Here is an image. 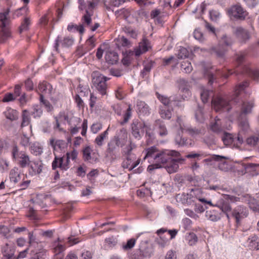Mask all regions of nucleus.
Masks as SVG:
<instances>
[{"label":"nucleus","instance_id":"nucleus-1","mask_svg":"<svg viewBox=\"0 0 259 259\" xmlns=\"http://www.w3.org/2000/svg\"><path fill=\"white\" fill-rule=\"evenodd\" d=\"M180 153L175 150H158L153 146L146 150V155L144 159L150 158L154 163L148 167V170L152 171L154 169L162 167H165L169 174L177 171L179 168V163L183 161L184 159L179 158Z\"/></svg>","mask_w":259,"mask_h":259},{"label":"nucleus","instance_id":"nucleus-2","mask_svg":"<svg viewBox=\"0 0 259 259\" xmlns=\"http://www.w3.org/2000/svg\"><path fill=\"white\" fill-rule=\"evenodd\" d=\"M12 159L17 161L18 164L22 168L27 167L30 163L29 155L23 151H20L18 147L15 145L11 150Z\"/></svg>","mask_w":259,"mask_h":259},{"label":"nucleus","instance_id":"nucleus-3","mask_svg":"<svg viewBox=\"0 0 259 259\" xmlns=\"http://www.w3.org/2000/svg\"><path fill=\"white\" fill-rule=\"evenodd\" d=\"M213 109L216 112H229L232 108L227 98L224 96H218L213 98L211 101Z\"/></svg>","mask_w":259,"mask_h":259},{"label":"nucleus","instance_id":"nucleus-4","mask_svg":"<svg viewBox=\"0 0 259 259\" xmlns=\"http://www.w3.org/2000/svg\"><path fill=\"white\" fill-rule=\"evenodd\" d=\"M92 76V82L96 89L102 95H106L107 88L106 81L107 78L98 72H94Z\"/></svg>","mask_w":259,"mask_h":259},{"label":"nucleus","instance_id":"nucleus-5","mask_svg":"<svg viewBox=\"0 0 259 259\" xmlns=\"http://www.w3.org/2000/svg\"><path fill=\"white\" fill-rule=\"evenodd\" d=\"M228 13L231 18L240 20H244L248 15L247 11L239 5L232 6L228 10Z\"/></svg>","mask_w":259,"mask_h":259},{"label":"nucleus","instance_id":"nucleus-6","mask_svg":"<svg viewBox=\"0 0 259 259\" xmlns=\"http://www.w3.org/2000/svg\"><path fill=\"white\" fill-rule=\"evenodd\" d=\"M177 123L179 124L180 128L182 132H188L189 134L193 137H196L199 135L204 134L203 128H193L188 125L184 123V120L181 117H178L177 120Z\"/></svg>","mask_w":259,"mask_h":259},{"label":"nucleus","instance_id":"nucleus-7","mask_svg":"<svg viewBox=\"0 0 259 259\" xmlns=\"http://www.w3.org/2000/svg\"><path fill=\"white\" fill-rule=\"evenodd\" d=\"M145 124L138 119L133 120L131 125V132L135 138L140 140L144 135Z\"/></svg>","mask_w":259,"mask_h":259},{"label":"nucleus","instance_id":"nucleus-8","mask_svg":"<svg viewBox=\"0 0 259 259\" xmlns=\"http://www.w3.org/2000/svg\"><path fill=\"white\" fill-rule=\"evenodd\" d=\"M249 212L247 208L243 205H238L232 211V215L235 219L237 224L240 223L241 221L248 215Z\"/></svg>","mask_w":259,"mask_h":259},{"label":"nucleus","instance_id":"nucleus-9","mask_svg":"<svg viewBox=\"0 0 259 259\" xmlns=\"http://www.w3.org/2000/svg\"><path fill=\"white\" fill-rule=\"evenodd\" d=\"M78 9L80 11H85V13H93V10L97 6L98 1L92 0V1H85L84 0H78Z\"/></svg>","mask_w":259,"mask_h":259},{"label":"nucleus","instance_id":"nucleus-10","mask_svg":"<svg viewBox=\"0 0 259 259\" xmlns=\"http://www.w3.org/2000/svg\"><path fill=\"white\" fill-rule=\"evenodd\" d=\"M151 47L150 41L144 38L139 44V46L134 49L135 55L136 57H139L151 49Z\"/></svg>","mask_w":259,"mask_h":259},{"label":"nucleus","instance_id":"nucleus-11","mask_svg":"<svg viewBox=\"0 0 259 259\" xmlns=\"http://www.w3.org/2000/svg\"><path fill=\"white\" fill-rule=\"evenodd\" d=\"M83 158L84 161L94 163L98 161V156L90 146H86L82 150Z\"/></svg>","mask_w":259,"mask_h":259},{"label":"nucleus","instance_id":"nucleus-12","mask_svg":"<svg viewBox=\"0 0 259 259\" xmlns=\"http://www.w3.org/2000/svg\"><path fill=\"white\" fill-rule=\"evenodd\" d=\"M120 143L119 136H115L108 144L107 153L110 156H113L119 151Z\"/></svg>","mask_w":259,"mask_h":259},{"label":"nucleus","instance_id":"nucleus-13","mask_svg":"<svg viewBox=\"0 0 259 259\" xmlns=\"http://www.w3.org/2000/svg\"><path fill=\"white\" fill-rule=\"evenodd\" d=\"M38 89L42 93L41 95L46 96L51 99L53 98L52 96L55 93V90L53 86L46 81H42L39 83Z\"/></svg>","mask_w":259,"mask_h":259},{"label":"nucleus","instance_id":"nucleus-14","mask_svg":"<svg viewBox=\"0 0 259 259\" xmlns=\"http://www.w3.org/2000/svg\"><path fill=\"white\" fill-rule=\"evenodd\" d=\"M29 167V174L32 176L40 174L44 168V164L41 161H31Z\"/></svg>","mask_w":259,"mask_h":259},{"label":"nucleus","instance_id":"nucleus-15","mask_svg":"<svg viewBox=\"0 0 259 259\" xmlns=\"http://www.w3.org/2000/svg\"><path fill=\"white\" fill-rule=\"evenodd\" d=\"M209 127L213 132L216 133L223 132L226 128L222 120L218 117L210 122Z\"/></svg>","mask_w":259,"mask_h":259},{"label":"nucleus","instance_id":"nucleus-16","mask_svg":"<svg viewBox=\"0 0 259 259\" xmlns=\"http://www.w3.org/2000/svg\"><path fill=\"white\" fill-rule=\"evenodd\" d=\"M81 120L80 118L75 116H72L69 118L68 122L70 125V130L72 134H76L78 132L80 127V124Z\"/></svg>","mask_w":259,"mask_h":259},{"label":"nucleus","instance_id":"nucleus-17","mask_svg":"<svg viewBox=\"0 0 259 259\" xmlns=\"http://www.w3.org/2000/svg\"><path fill=\"white\" fill-rule=\"evenodd\" d=\"M139 250L140 255L143 257H150L153 252L152 247L148 245L146 241L142 242L140 244Z\"/></svg>","mask_w":259,"mask_h":259},{"label":"nucleus","instance_id":"nucleus-18","mask_svg":"<svg viewBox=\"0 0 259 259\" xmlns=\"http://www.w3.org/2000/svg\"><path fill=\"white\" fill-rule=\"evenodd\" d=\"M134 156L129 155L127 157L126 159L122 162V165L124 168H127L129 170H132L136 167L140 163L139 159L134 161Z\"/></svg>","mask_w":259,"mask_h":259},{"label":"nucleus","instance_id":"nucleus-19","mask_svg":"<svg viewBox=\"0 0 259 259\" xmlns=\"http://www.w3.org/2000/svg\"><path fill=\"white\" fill-rule=\"evenodd\" d=\"M254 105V104L253 101L243 102L242 104L241 110L239 116L240 117H244L251 113Z\"/></svg>","mask_w":259,"mask_h":259},{"label":"nucleus","instance_id":"nucleus-20","mask_svg":"<svg viewBox=\"0 0 259 259\" xmlns=\"http://www.w3.org/2000/svg\"><path fill=\"white\" fill-rule=\"evenodd\" d=\"M188 83L184 79H180L179 81V90L181 93H183L182 95V99L185 100L190 96V92L188 89Z\"/></svg>","mask_w":259,"mask_h":259},{"label":"nucleus","instance_id":"nucleus-21","mask_svg":"<svg viewBox=\"0 0 259 259\" xmlns=\"http://www.w3.org/2000/svg\"><path fill=\"white\" fill-rule=\"evenodd\" d=\"M52 248L54 253L56 255H57L63 252L65 250L66 247L62 240L58 238L57 240L55 241L53 243L52 245Z\"/></svg>","mask_w":259,"mask_h":259},{"label":"nucleus","instance_id":"nucleus-22","mask_svg":"<svg viewBox=\"0 0 259 259\" xmlns=\"http://www.w3.org/2000/svg\"><path fill=\"white\" fill-rule=\"evenodd\" d=\"M22 176L23 175H21L20 171L17 167H13L10 171L9 178L10 181L14 184H16L20 181Z\"/></svg>","mask_w":259,"mask_h":259},{"label":"nucleus","instance_id":"nucleus-23","mask_svg":"<svg viewBox=\"0 0 259 259\" xmlns=\"http://www.w3.org/2000/svg\"><path fill=\"white\" fill-rule=\"evenodd\" d=\"M137 111L143 115H148L150 113V109L149 106L143 101H137Z\"/></svg>","mask_w":259,"mask_h":259},{"label":"nucleus","instance_id":"nucleus-24","mask_svg":"<svg viewBox=\"0 0 259 259\" xmlns=\"http://www.w3.org/2000/svg\"><path fill=\"white\" fill-rule=\"evenodd\" d=\"M50 145L53 148L54 150H63L66 146V143L63 140H55L52 138L50 140Z\"/></svg>","mask_w":259,"mask_h":259},{"label":"nucleus","instance_id":"nucleus-25","mask_svg":"<svg viewBox=\"0 0 259 259\" xmlns=\"http://www.w3.org/2000/svg\"><path fill=\"white\" fill-rule=\"evenodd\" d=\"M214 206L219 208L225 213H228L231 210V206L229 203L223 199H220Z\"/></svg>","mask_w":259,"mask_h":259},{"label":"nucleus","instance_id":"nucleus-26","mask_svg":"<svg viewBox=\"0 0 259 259\" xmlns=\"http://www.w3.org/2000/svg\"><path fill=\"white\" fill-rule=\"evenodd\" d=\"M157 97L160 101L163 104V107H171L177 104L176 101L174 97L167 98L160 95H157Z\"/></svg>","mask_w":259,"mask_h":259},{"label":"nucleus","instance_id":"nucleus-27","mask_svg":"<svg viewBox=\"0 0 259 259\" xmlns=\"http://www.w3.org/2000/svg\"><path fill=\"white\" fill-rule=\"evenodd\" d=\"M222 158H225V157L219 155H211L204 159L203 162L207 165H213L218 161L222 160Z\"/></svg>","mask_w":259,"mask_h":259},{"label":"nucleus","instance_id":"nucleus-28","mask_svg":"<svg viewBox=\"0 0 259 259\" xmlns=\"http://www.w3.org/2000/svg\"><path fill=\"white\" fill-rule=\"evenodd\" d=\"M249 85V83L247 81H244L242 83H240L237 85L234 91L233 97L232 100L234 102H237V97L240 92L243 91Z\"/></svg>","mask_w":259,"mask_h":259},{"label":"nucleus","instance_id":"nucleus-29","mask_svg":"<svg viewBox=\"0 0 259 259\" xmlns=\"http://www.w3.org/2000/svg\"><path fill=\"white\" fill-rule=\"evenodd\" d=\"M235 33L238 38L244 41L248 39L250 37L248 31L241 27H237Z\"/></svg>","mask_w":259,"mask_h":259},{"label":"nucleus","instance_id":"nucleus-30","mask_svg":"<svg viewBox=\"0 0 259 259\" xmlns=\"http://www.w3.org/2000/svg\"><path fill=\"white\" fill-rule=\"evenodd\" d=\"M10 11L7 9L4 12L0 13V27L9 26L10 23V17L9 16Z\"/></svg>","mask_w":259,"mask_h":259},{"label":"nucleus","instance_id":"nucleus-31","mask_svg":"<svg viewBox=\"0 0 259 259\" xmlns=\"http://www.w3.org/2000/svg\"><path fill=\"white\" fill-rule=\"evenodd\" d=\"M176 200L178 202L182 204H190L191 203V195L188 193L179 194L176 196Z\"/></svg>","mask_w":259,"mask_h":259},{"label":"nucleus","instance_id":"nucleus-32","mask_svg":"<svg viewBox=\"0 0 259 259\" xmlns=\"http://www.w3.org/2000/svg\"><path fill=\"white\" fill-rule=\"evenodd\" d=\"M258 238L256 235L250 236L248 238V245L250 248L252 249H259V242L258 241Z\"/></svg>","mask_w":259,"mask_h":259},{"label":"nucleus","instance_id":"nucleus-33","mask_svg":"<svg viewBox=\"0 0 259 259\" xmlns=\"http://www.w3.org/2000/svg\"><path fill=\"white\" fill-rule=\"evenodd\" d=\"M213 96L212 91L206 90L202 88L201 89L200 96L202 101L205 103L207 102L209 98Z\"/></svg>","mask_w":259,"mask_h":259},{"label":"nucleus","instance_id":"nucleus-34","mask_svg":"<svg viewBox=\"0 0 259 259\" xmlns=\"http://www.w3.org/2000/svg\"><path fill=\"white\" fill-rule=\"evenodd\" d=\"M206 218L213 222H216L221 218L219 213L215 210H207L205 212Z\"/></svg>","mask_w":259,"mask_h":259},{"label":"nucleus","instance_id":"nucleus-35","mask_svg":"<svg viewBox=\"0 0 259 259\" xmlns=\"http://www.w3.org/2000/svg\"><path fill=\"white\" fill-rule=\"evenodd\" d=\"M106 61L110 64H115L118 60V56L115 52H108L105 55Z\"/></svg>","mask_w":259,"mask_h":259},{"label":"nucleus","instance_id":"nucleus-36","mask_svg":"<svg viewBox=\"0 0 259 259\" xmlns=\"http://www.w3.org/2000/svg\"><path fill=\"white\" fill-rule=\"evenodd\" d=\"M4 114L7 119L11 121L17 119L18 116L17 111L10 107L7 108L6 111L4 112Z\"/></svg>","mask_w":259,"mask_h":259},{"label":"nucleus","instance_id":"nucleus-37","mask_svg":"<svg viewBox=\"0 0 259 259\" xmlns=\"http://www.w3.org/2000/svg\"><path fill=\"white\" fill-rule=\"evenodd\" d=\"M246 144L253 148H256L259 143V136H252L246 140Z\"/></svg>","mask_w":259,"mask_h":259},{"label":"nucleus","instance_id":"nucleus-38","mask_svg":"<svg viewBox=\"0 0 259 259\" xmlns=\"http://www.w3.org/2000/svg\"><path fill=\"white\" fill-rule=\"evenodd\" d=\"M120 15L123 16V17L129 22H133L134 19H132L134 15V12H131L128 9H123L118 11Z\"/></svg>","mask_w":259,"mask_h":259},{"label":"nucleus","instance_id":"nucleus-39","mask_svg":"<svg viewBox=\"0 0 259 259\" xmlns=\"http://www.w3.org/2000/svg\"><path fill=\"white\" fill-rule=\"evenodd\" d=\"M169 107H160L159 114L161 118L168 119L171 118L172 114Z\"/></svg>","mask_w":259,"mask_h":259},{"label":"nucleus","instance_id":"nucleus-40","mask_svg":"<svg viewBox=\"0 0 259 259\" xmlns=\"http://www.w3.org/2000/svg\"><path fill=\"white\" fill-rule=\"evenodd\" d=\"M42 147L38 143H34L31 144L30 147L31 152L37 156L39 155L42 153Z\"/></svg>","mask_w":259,"mask_h":259},{"label":"nucleus","instance_id":"nucleus-41","mask_svg":"<svg viewBox=\"0 0 259 259\" xmlns=\"http://www.w3.org/2000/svg\"><path fill=\"white\" fill-rule=\"evenodd\" d=\"M226 50L224 47L219 45L217 47H213L211 49V53L215 54L219 58H223Z\"/></svg>","mask_w":259,"mask_h":259},{"label":"nucleus","instance_id":"nucleus-42","mask_svg":"<svg viewBox=\"0 0 259 259\" xmlns=\"http://www.w3.org/2000/svg\"><path fill=\"white\" fill-rule=\"evenodd\" d=\"M222 139L224 144L226 145H231L233 144L235 139L234 135L227 133H224Z\"/></svg>","mask_w":259,"mask_h":259},{"label":"nucleus","instance_id":"nucleus-43","mask_svg":"<svg viewBox=\"0 0 259 259\" xmlns=\"http://www.w3.org/2000/svg\"><path fill=\"white\" fill-rule=\"evenodd\" d=\"M67 30L71 32H78L80 34H82L84 31V29L82 24L77 25L72 23L68 25Z\"/></svg>","mask_w":259,"mask_h":259},{"label":"nucleus","instance_id":"nucleus-44","mask_svg":"<svg viewBox=\"0 0 259 259\" xmlns=\"http://www.w3.org/2000/svg\"><path fill=\"white\" fill-rule=\"evenodd\" d=\"M259 167V164H254V163H247L245 165L244 168L245 170V172L246 173H250L252 175L257 174L256 172L257 168Z\"/></svg>","mask_w":259,"mask_h":259},{"label":"nucleus","instance_id":"nucleus-45","mask_svg":"<svg viewBox=\"0 0 259 259\" xmlns=\"http://www.w3.org/2000/svg\"><path fill=\"white\" fill-rule=\"evenodd\" d=\"M244 72L252 77L254 80H258L259 79V70H253L248 67H245L244 69Z\"/></svg>","mask_w":259,"mask_h":259},{"label":"nucleus","instance_id":"nucleus-46","mask_svg":"<svg viewBox=\"0 0 259 259\" xmlns=\"http://www.w3.org/2000/svg\"><path fill=\"white\" fill-rule=\"evenodd\" d=\"M109 127L104 131L103 133L100 134L98 136L95 141L96 144H97L98 146H101L103 145L104 140L107 137L108 135V130Z\"/></svg>","mask_w":259,"mask_h":259},{"label":"nucleus","instance_id":"nucleus-47","mask_svg":"<svg viewBox=\"0 0 259 259\" xmlns=\"http://www.w3.org/2000/svg\"><path fill=\"white\" fill-rule=\"evenodd\" d=\"M227 159L226 157L225 158H222L221 161H218V168L220 170L223 171H228L230 169V166L229 163L226 161Z\"/></svg>","mask_w":259,"mask_h":259},{"label":"nucleus","instance_id":"nucleus-48","mask_svg":"<svg viewBox=\"0 0 259 259\" xmlns=\"http://www.w3.org/2000/svg\"><path fill=\"white\" fill-rule=\"evenodd\" d=\"M139 235H138L137 237V238H131L130 239H128L126 243H125V244H122V248L123 249L125 250H130V249H131L132 248H133L135 244H136V242L137 241V239L139 237Z\"/></svg>","mask_w":259,"mask_h":259},{"label":"nucleus","instance_id":"nucleus-49","mask_svg":"<svg viewBox=\"0 0 259 259\" xmlns=\"http://www.w3.org/2000/svg\"><path fill=\"white\" fill-rule=\"evenodd\" d=\"M30 121V118L29 113L28 111L25 110L22 113V121L21 123V127H24L29 125Z\"/></svg>","mask_w":259,"mask_h":259},{"label":"nucleus","instance_id":"nucleus-50","mask_svg":"<svg viewBox=\"0 0 259 259\" xmlns=\"http://www.w3.org/2000/svg\"><path fill=\"white\" fill-rule=\"evenodd\" d=\"M249 207L254 213H259V201L251 199L248 203Z\"/></svg>","mask_w":259,"mask_h":259},{"label":"nucleus","instance_id":"nucleus-51","mask_svg":"<svg viewBox=\"0 0 259 259\" xmlns=\"http://www.w3.org/2000/svg\"><path fill=\"white\" fill-rule=\"evenodd\" d=\"M186 240L191 246L195 245L198 241V238L194 233H189L186 237Z\"/></svg>","mask_w":259,"mask_h":259},{"label":"nucleus","instance_id":"nucleus-52","mask_svg":"<svg viewBox=\"0 0 259 259\" xmlns=\"http://www.w3.org/2000/svg\"><path fill=\"white\" fill-rule=\"evenodd\" d=\"M95 39L93 36L90 37L85 42L84 53H87L89 51L91 50L95 47Z\"/></svg>","mask_w":259,"mask_h":259},{"label":"nucleus","instance_id":"nucleus-53","mask_svg":"<svg viewBox=\"0 0 259 259\" xmlns=\"http://www.w3.org/2000/svg\"><path fill=\"white\" fill-rule=\"evenodd\" d=\"M244 117H240L239 116L240 120L239 126L241 131L244 132H247L249 128V123L246 119H243Z\"/></svg>","mask_w":259,"mask_h":259},{"label":"nucleus","instance_id":"nucleus-54","mask_svg":"<svg viewBox=\"0 0 259 259\" xmlns=\"http://www.w3.org/2000/svg\"><path fill=\"white\" fill-rule=\"evenodd\" d=\"M181 69L185 73H190L192 70V66L188 61H184L181 64Z\"/></svg>","mask_w":259,"mask_h":259},{"label":"nucleus","instance_id":"nucleus-55","mask_svg":"<svg viewBox=\"0 0 259 259\" xmlns=\"http://www.w3.org/2000/svg\"><path fill=\"white\" fill-rule=\"evenodd\" d=\"M208 156L205 153L202 152H199L197 153H191L186 156L187 158H197L198 160H199L202 158H204Z\"/></svg>","mask_w":259,"mask_h":259},{"label":"nucleus","instance_id":"nucleus-56","mask_svg":"<svg viewBox=\"0 0 259 259\" xmlns=\"http://www.w3.org/2000/svg\"><path fill=\"white\" fill-rule=\"evenodd\" d=\"M156 241L162 248L167 245L169 242L167 238L164 236H159V237L156 239Z\"/></svg>","mask_w":259,"mask_h":259},{"label":"nucleus","instance_id":"nucleus-57","mask_svg":"<svg viewBox=\"0 0 259 259\" xmlns=\"http://www.w3.org/2000/svg\"><path fill=\"white\" fill-rule=\"evenodd\" d=\"M209 17L210 19L214 22L218 21L220 18H221V14L220 13L214 10H212L209 11Z\"/></svg>","mask_w":259,"mask_h":259},{"label":"nucleus","instance_id":"nucleus-58","mask_svg":"<svg viewBox=\"0 0 259 259\" xmlns=\"http://www.w3.org/2000/svg\"><path fill=\"white\" fill-rule=\"evenodd\" d=\"M42 113V110L40 106L36 105L33 107V111H31L32 115L34 117H39Z\"/></svg>","mask_w":259,"mask_h":259},{"label":"nucleus","instance_id":"nucleus-59","mask_svg":"<svg viewBox=\"0 0 259 259\" xmlns=\"http://www.w3.org/2000/svg\"><path fill=\"white\" fill-rule=\"evenodd\" d=\"M74 43V39L70 37H65L61 41V46L63 47L68 48L71 46Z\"/></svg>","mask_w":259,"mask_h":259},{"label":"nucleus","instance_id":"nucleus-60","mask_svg":"<svg viewBox=\"0 0 259 259\" xmlns=\"http://www.w3.org/2000/svg\"><path fill=\"white\" fill-rule=\"evenodd\" d=\"M195 117L196 120L199 122H203L204 120V114L203 109L199 107L195 112Z\"/></svg>","mask_w":259,"mask_h":259},{"label":"nucleus","instance_id":"nucleus-61","mask_svg":"<svg viewBox=\"0 0 259 259\" xmlns=\"http://www.w3.org/2000/svg\"><path fill=\"white\" fill-rule=\"evenodd\" d=\"M1 35L3 39H6L11 36V32L9 26L1 27Z\"/></svg>","mask_w":259,"mask_h":259},{"label":"nucleus","instance_id":"nucleus-62","mask_svg":"<svg viewBox=\"0 0 259 259\" xmlns=\"http://www.w3.org/2000/svg\"><path fill=\"white\" fill-rule=\"evenodd\" d=\"M93 13H85L81 18L82 23L88 26L92 22L91 16L93 15Z\"/></svg>","mask_w":259,"mask_h":259},{"label":"nucleus","instance_id":"nucleus-63","mask_svg":"<svg viewBox=\"0 0 259 259\" xmlns=\"http://www.w3.org/2000/svg\"><path fill=\"white\" fill-rule=\"evenodd\" d=\"M189 55V52L186 48L184 47H180L178 57L179 59H184L187 58Z\"/></svg>","mask_w":259,"mask_h":259},{"label":"nucleus","instance_id":"nucleus-64","mask_svg":"<svg viewBox=\"0 0 259 259\" xmlns=\"http://www.w3.org/2000/svg\"><path fill=\"white\" fill-rule=\"evenodd\" d=\"M220 43L226 46H229L232 45V40L230 37L225 34L222 37Z\"/></svg>","mask_w":259,"mask_h":259}]
</instances>
